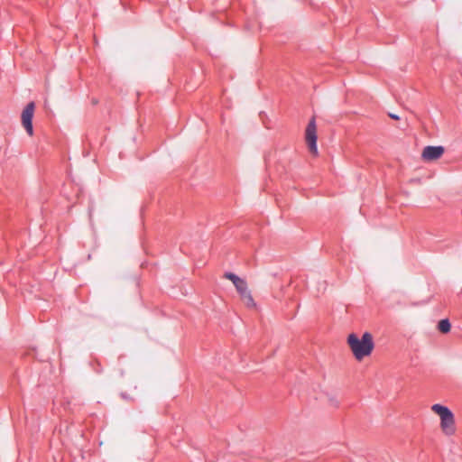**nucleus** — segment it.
Wrapping results in <instances>:
<instances>
[{
	"instance_id": "1",
	"label": "nucleus",
	"mask_w": 462,
	"mask_h": 462,
	"mask_svg": "<svg viewBox=\"0 0 462 462\" xmlns=\"http://www.w3.org/2000/svg\"><path fill=\"white\" fill-rule=\"evenodd\" d=\"M346 342L357 361H362L371 356L374 348V337L370 332H365L361 337L355 333H351L347 336Z\"/></svg>"
},
{
	"instance_id": "2",
	"label": "nucleus",
	"mask_w": 462,
	"mask_h": 462,
	"mask_svg": "<svg viewBox=\"0 0 462 462\" xmlns=\"http://www.w3.org/2000/svg\"><path fill=\"white\" fill-rule=\"evenodd\" d=\"M224 278L229 280L234 284L241 301L248 309H256V303L253 298L251 290L247 282L233 273H226Z\"/></svg>"
},
{
	"instance_id": "3",
	"label": "nucleus",
	"mask_w": 462,
	"mask_h": 462,
	"mask_svg": "<svg viewBox=\"0 0 462 462\" xmlns=\"http://www.w3.org/2000/svg\"><path fill=\"white\" fill-rule=\"evenodd\" d=\"M435 413L439 417V429L446 437L455 435L457 427L452 411L445 406L435 404Z\"/></svg>"
},
{
	"instance_id": "4",
	"label": "nucleus",
	"mask_w": 462,
	"mask_h": 462,
	"mask_svg": "<svg viewBox=\"0 0 462 462\" xmlns=\"http://www.w3.org/2000/svg\"><path fill=\"white\" fill-rule=\"evenodd\" d=\"M317 125L315 123V119L312 118L306 128L305 131V140L308 145L309 151L315 156L318 155V146H317Z\"/></svg>"
},
{
	"instance_id": "5",
	"label": "nucleus",
	"mask_w": 462,
	"mask_h": 462,
	"mask_svg": "<svg viewBox=\"0 0 462 462\" xmlns=\"http://www.w3.org/2000/svg\"><path fill=\"white\" fill-rule=\"evenodd\" d=\"M34 113V103L30 102L22 113V124L27 134L32 136L33 134L32 116Z\"/></svg>"
},
{
	"instance_id": "6",
	"label": "nucleus",
	"mask_w": 462,
	"mask_h": 462,
	"mask_svg": "<svg viewBox=\"0 0 462 462\" xmlns=\"http://www.w3.org/2000/svg\"><path fill=\"white\" fill-rule=\"evenodd\" d=\"M438 329L443 334H447L451 329V324L448 319H444L439 321Z\"/></svg>"
},
{
	"instance_id": "7",
	"label": "nucleus",
	"mask_w": 462,
	"mask_h": 462,
	"mask_svg": "<svg viewBox=\"0 0 462 462\" xmlns=\"http://www.w3.org/2000/svg\"><path fill=\"white\" fill-rule=\"evenodd\" d=\"M422 158L425 161H432L433 160V146H427L423 152H422Z\"/></svg>"
},
{
	"instance_id": "8",
	"label": "nucleus",
	"mask_w": 462,
	"mask_h": 462,
	"mask_svg": "<svg viewBox=\"0 0 462 462\" xmlns=\"http://www.w3.org/2000/svg\"><path fill=\"white\" fill-rule=\"evenodd\" d=\"M445 152V148L443 146H435L434 148V157L435 161L442 156Z\"/></svg>"
},
{
	"instance_id": "9",
	"label": "nucleus",
	"mask_w": 462,
	"mask_h": 462,
	"mask_svg": "<svg viewBox=\"0 0 462 462\" xmlns=\"http://www.w3.org/2000/svg\"><path fill=\"white\" fill-rule=\"evenodd\" d=\"M389 116L393 119H395V120H398L399 119V116L395 114H389Z\"/></svg>"
}]
</instances>
